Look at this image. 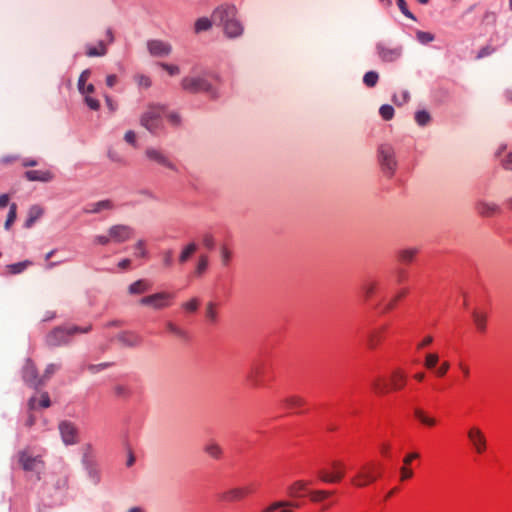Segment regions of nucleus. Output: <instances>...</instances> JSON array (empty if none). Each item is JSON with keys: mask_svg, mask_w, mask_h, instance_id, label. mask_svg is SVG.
Returning a JSON list of instances; mask_svg holds the SVG:
<instances>
[{"mask_svg": "<svg viewBox=\"0 0 512 512\" xmlns=\"http://www.w3.org/2000/svg\"><path fill=\"white\" fill-rule=\"evenodd\" d=\"M441 362V358L438 352H428L425 354L423 359V366L428 371L433 372L434 369L439 365Z\"/></svg>", "mask_w": 512, "mask_h": 512, "instance_id": "nucleus-28", "label": "nucleus"}, {"mask_svg": "<svg viewBox=\"0 0 512 512\" xmlns=\"http://www.w3.org/2000/svg\"><path fill=\"white\" fill-rule=\"evenodd\" d=\"M458 369L463 377L464 380H468L470 377H471V374H472V368L471 366L464 362V361H459L458 364Z\"/></svg>", "mask_w": 512, "mask_h": 512, "instance_id": "nucleus-45", "label": "nucleus"}, {"mask_svg": "<svg viewBox=\"0 0 512 512\" xmlns=\"http://www.w3.org/2000/svg\"><path fill=\"white\" fill-rule=\"evenodd\" d=\"M181 86L184 90L190 93L205 92L212 96H216V90L205 78L185 77L181 81Z\"/></svg>", "mask_w": 512, "mask_h": 512, "instance_id": "nucleus-8", "label": "nucleus"}, {"mask_svg": "<svg viewBox=\"0 0 512 512\" xmlns=\"http://www.w3.org/2000/svg\"><path fill=\"white\" fill-rule=\"evenodd\" d=\"M420 458V453L418 452H410L405 455L403 458V465L400 468L399 471V479L401 482H405L407 480H410L414 476V471L410 467L412 462L414 460H417Z\"/></svg>", "mask_w": 512, "mask_h": 512, "instance_id": "nucleus-16", "label": "nucleus"}, {"mask_svg": "<svg viewBox=\"0 0 512 512\" xmlns=\"http://www.w3.org/2000/svg\"><path fill=\"white\" fill-rule=\"evenodd\" d=\"M381 476V467L375 461L362 464L356 473L350 478V483L355 488H364L375 483Z\"/></svg>", "mask_w": 512, "mask_h": 512, "instance_id": "nucleus-4", "label": "nucleus"}, {"mask_svg": "<svg viewBox=\"0 0 512 512\" xmlns=\"http://www.w3.org/2000/svg\"><path fill=\"white\" fill-rule=\"evenodd\" d=\"M414 416L425 427L433 428L438 425V420L421 408L414 410Z\"/></svg>", "mask_w": 512, "mask_h": 512, "instance_id": "nucleus-24", "label": "nucleus"}, {"mask_svg": "<svg viewBox=\"0 0 512 512\" xmlns=\"http://www.w3.org/2000/svg\"><path fill=\"white\" fill-rule=\"evenodd\" d=\"M195 251H196V245L194 243L188 244L181 252L179 261L181 263L186 262Z\"/></svg>", "mask_w": 512, "mask_h": 512, "instance_id": "nucleus-43", "label": "nucleus"}, {"mask_svg": "<svg viewBox=\"0 0 512 512\" xmlns=\"http://www.w3.org/2000/svg\"><path fill=\"white\" fill-rule=\"evenodd\" d=\"M146 156L148 159L155 161L160 165L175 170L174 164L160 150L153 148L147 149Z\"/></svg>", "mask_w": 512, "mask_h": 512, "instance_id": "nucleus-21", "label": "nucleus"}, {"mask_svg": "<svg viewBox=\"0 0 512 512\" xmlns=\"http://www.w3.org/2000/svg\"><path fill=\"white\" fill-rule=\"evenodd\" d=\"M108 209L112 208V203L109 200L106 201H100L97 204H95L94 208L91 210V212H99L102 209Z\"/></svg>", "mask_w": 512, "mask_h": 512, "instance_id": "nucleus-62", "label": "nucleus"}, {"mask_svg": "<svg viewBox=\"0 0 512 512\" xmlns=\"http://www.w3.org/2000/svg\"><path fill=\"white\" fill-rule=\"evenodd\" d=\"M378 53H379L380 58L383 61H387V62L394 61L399 56L398 50L389 49V48H385L382 46L378 47Z\"/></svg>", "mask_w": 512, "mask_h": 512, "instance_id": "nucleus-32", "label": "nucleus"}, {"mask_svg": "<svg viewBox=\"0 0 512 512\" xmlns=\"http://www.w3.org/2000/svg\"><path fill=\"white\" fill-rule=\"evenodd\" d=\"M371 389L376 395H386L390 393L389 379L377 376L372 380Z\"/></svg>", "mask_w": 512, "mask_h": 512, "instance_id": "nucleus-23", "label": "nucleus"}, {"mask_svg": "<svg viewBox=\"0 0 512 512\" xmlns=\"http://www.w3.org/2000/svg\"><path fill=\"white\" fill-rule=\"evenodd\" d=\"M472 319L476 330L484 333L487 329V313L481 309H475L472 313Z\"/></svg>", "mask_w": 512, "mask_h": 512, "instance_id": "nucleus-25", "label": "nucleus"}, {"mask_svg": "<svg viewBox=\"0 0 512 512\" xmlns=\"http://www.w3.org/2000/svg\"><path fill=\"white\" fill-rule=\"evenodd\" d=\"M434 341L433 336L426 335L424 336L416 345L417 350H422L428 346H430Z\"/></svg>", "mask_w": 512, "mask_h": 512, "instance_id": "nucleus-54", "label": "nucleus"}, {"mask_svg": "<svg viewBox=\"0 0 512 512\" xmlns=\"http://www.w3.org/2000/svg\"><path fill=\"white\" fill-rule=\"evenodd\" d=\"M497 16L495 12L492 11H486L483 16V22L492 23L494 24L496 22Z\"/></svg>", "mask_w": 512, "mask_h": 512, "instance_id": "nucleus-63", "label": "nucleus"}, {"mask_svg": "<svg viewBox=\"0 0 512 512\" xmlns=\"http://www.w3.org/2000/svg\"><path fill=\"white\" fill-rule=\"evenodd\" d=\"M258 489L259 485L256 482L245 483L220 492L217 500L226 504L242 502L257 493Z\"/></svg>", "mask_w": 512, "mask_h": 512, "instance_id": "nucleus-5", "label": "nucleus"}, {"mask_svg": "<svg viewBox=\"0 0 512 512\" xmlns=\"http://www.w3.org/2000/svg\"><path fill=\"white\" fill-rule=\"evenodd\" d=\"M417 40L422 44H428L434 40V35L430 32L418 31L416 33Z\"/></svg>", "mask_w": 512, "mask_h": 512, "instance_id": "nucleus-47", "label": "nucleus"}, {"mask_svg": "<svg viewBox=\"0 0 512 512\" xmlns=\"http://www.w3.org/2000/svg\"><path fill=\"white\" fill-rule=\"evenodd\" d=\"M235 16V6L225 5L214 10L212 19L215 22L219 21L223 25L224 32L228 37H237L242 34L243 27Z\"/></svg>", "mask_w": 512, "mask_h": 512, "instance_id": "nucleus-2", "label": "nucleus"}, {"mask_svg": "<svg viewBox=\"0 0 512 512\" xmlns=\"http://www.w3.org/2000/svg\"><path fill=\"white\" fill-rule=\"evenodd\" d=\"M415 120L419 125L424 126L430 121V115L426 111H418L415 114Z\"/></svg>", "mask_w": 512, "mask_h": 512, "instance_id": "nucleus-48", "label": "nucleus"}, {"mask_svg": "<svg viewBox=\"0 0 512 512\" xmlns=\"http://www.w3.org/2000/svg\"><path fill=\"white\" fill-rule=\"evenodd\" d=\"M25 177L29 181L48 182L53 178V174L49 170H29L25 172Z\"/></svg>", "mask_w": 512, "mask_h": 512, "instance_id": "nucleus-26", "label": "nucleus"}, {"mask_svg": "<svg viewBox=\"0 0 512 512\" xmlns=\"http://www.w3.org/2000/svg\"><path fill=\"white\" fill-rule=\"evenodd\" d=\"M212 25L210 19L203 17L199 18L195 23V31L197 33L208 30Z\"/></svg>", "mask_w": 512, "mask_h": 512, "instance_id": "nucleus-44", "label": "nucleus"}, {"mask_svg": "<svg viewBox=\"0 0 512 512\" xmlns=\"http://www.w3.org/2000/svg\"><path fill=\"white\" fill-rule=\"evenodd\" d=\"M19 462L24 470L32 471L37 464L42 463V460L39 456L33 457L27 451H21L19 453Z\"/></svg>", "mask_w": 512, "mask_h": 512, "instance_id": "nucleus-22", "label": "nucleus"}, {"mask_svg": "<svg viewBox=\"0 0 512 512\" xmlns=\"http://www.w3.org/2000/svg\"><path fill=\"white\" fill-rule=\"evenodd\" d=\"M208 267V257L207 256H200L197 267H196V273L198 275L203 274Z\"/></svg>", "mask_w": 512, "mask_h": 512, "instance_id": "nucleus-51", "label": "nucleus"}, {"mask_svg": "<svg viewBox=\"0 0 512 512\" xmlns=\"http://www.w3.org/2000/svg\"><path fill=\"white\" fill-rule=\"evenodd\" d=\"M221 258L224 265H228L232 258V253L226 245L221 248Z\"/></svg>", "mask_w": 512, "mask_h": 512, "instance_id": "nucleus-57", "label": "nucleus"}, {"mask_svg": "<svg viewBox=\"0 0 512 512\" xmlns=\"http://www.w3.org/2000/svg\"><path fill=\"white\" fill-rule=\"evenodd\" d=\"M16 217H17V205L15 203H12L9 208L7 220L5 222V228L7 230L10 229L12 224L15 222Z\"/></svg>", "mask_w": 512, "mask_h": 512, "instance_id": "nucleus-42", "label": "nucleus"}, {"mask_svg": "<svg viewBox=\"0 0 512 512\" xmlns=\"http://www.w3.org/2000/svg\"><path fill=\"white\" fill-rule=\"evenodd\" d=\"M135 256L145 258L147 256V251L145 247V243L143 241H139L135 246Z\"/></svg>", "mask_w": 512, "mask_h": 512, "instance_id": "nucleus-56", "label": "nucleus"}, {"mask_svg": "<svg viewBox=\"0 0 512 512\" xmlns=\"http://www.w3.org/2000/svg\"><path fill=\"white\" fill-rule=\"evenodd\" d=\"M86 104L92 109V110H98L100 107V103L97 99L94 97L87 95L85 97Z\"/></svg>", "mask_w": 512, "mask_h": 512, "instance_id": "nucleus-61", "label": "nucleus"}, {"mask_svg": "<svg viewBox=\"0 0 512 512\" xmlns=\"http://www.w3.org/2000/svg\"><path fill=\"white\" fill-rule=\"evenodd\" d=\"M173 298V294L162 292L143 297L140 303L155 309H161L170 306Z\"/></svg>", "mask_w": 512, "mask_h": 512, "instance_id": "nucleus-10", "label": "nucleus"}, {"mask_svg": "<svg viewBox=\"0 0 512 512\" xmlns=\"http://www.w3.org/2000/svg\"><path fill=\"white\" fill-rule=\"evenodd\" d=\"M377 290L378 283L375 281H368L362 287V291L366 299H370L376 293Z\"/></svg>", "mask_w": 512, "mask_h": 512, "instance_id": "nucleus-37", "label": "nucleus"}, {"mask_svg": "<svg viewBox=\"0 0 512 512\" xmlns=\"http://www.w3.org/2000/svg\"><path fill=\"white\" fill-rule=\"evenodd\" d=\"M31 263L29 261H23L14 263L7 266L8 272L10 274H19L23 272Z\"/></svg>", "mask_w": 512, "mask_h": 512, "instance_id": "nucleus-38", "label": "nucleus"}, {"mask_svg": "<svg viewBox=\"0 0 512 512\" xmlns=\"http://www.w3.org/2000/svg\"><path fill=\"white\" fill-rule=\"evenodd\" d=\"M91 329V327H86L85 329H80L79 327L73 326L70 328H56L50 333V341L53 344H60L62 342H66L68 336L73 335L75 333H86Z\"/></svg>", "mask_w": 512, "mask_h": 512, "instance_id": "nucleus-12", "label": "nucleus"}, {"mask_svg": "<svg viewBox=\"0 0 512 512\" xmlns=\"http://www.w3.org/2000/svg\"><path fill=\"white\" fill-rule=\"evenodd\" d=\"M148 49L150 54L156 57L166 56L171 52V46L160 40L149 41Z\"/></svg>", "mask_w": 512, "mask_h": 512, "instance_id": "nucleus-20", "label": "nucleus"}, {"mask_svg": "<svg viewBox=\"0 0 512 512\" xmlns=\"http://www.w3.org/2000/svg\"><path fill=\"white\" fill-rule=\"evenodd\" d=\"M497 210L498 208L494 204L479 203L477 205V211L483 216H491L496 213Z\"/></svg>", "mask_w": 512, "mask_h": 512, "instance_id": "nucleus-34", "label": "nucleus"}, {"mask_svg": "<svg viewBox=\"0 0 512 512\" xmlns=\"http://www.w3.org/2000/svg\"><path fill=\"white\" fill-rule=\"evenodd\" d=\"M502 167L506 170H512V153H509L505 159L502 160Z\"/></svg>", "mask_w": 512, "mask_h": 512, "instance_id": "nucleus-64", "label": "nucleus"}, {"mask_svg": "<svg viewBox=\"0 0 512 512\" xmlns=\"http://www.w3.org/2000/svg\"><path fill=\"white\" fill-rule=\"evenodd\" d=\"M205 452L212 458L218 459L222 455V450L216 443H209L205 446Z\"/></svg>", "mask_w": 512, "mask_h": 512, "instance_id": "nucleus-39", "label": "nucleus"}, {"mask_svg": "<svg viewBox=\"0 0 512 512\" xmlns=\"http://www.w3.org/2000/svg\"><path fill=\"white\" fill-rule=\"evenodd\" d=\"M132 234V229L124 225H116L109 230L111 240L118 243L129 240L132 237Z\"/></svg>", "mask_w": 512, "mask_h": 512, "instance_id": "nucleus-17", "label": "nucleus"}, {"mask_svg": "<svg viewBox=\"0 0 512 512\" xmlns=\"http://www.w3.org/2000/svg\"><path fill=\"white\" fill-rule=\"evenodd\" d=\"M387 329H388V326L383 325V326L375 329L370 334L369 339H368V346L371 349L376 348L381 343V341L384 338V335H385Z\"/></svg>", "mask_w": 512, "mask_h": 512, "instance_id": "nucleus-27", "label": "nucleus"}, {"mask_svg": "<svg viewBox=\"0 0 512 512\" xmlns=\"http://www.w3.org/2000/svg\"><path fill=\"white\" fill-rule=\"evenodd\" d=\"M106 40L99 41L96 45H88L86 48V55L88 57L104 56L107 53V45L114 41L113 32L111 29L106 31Z\"/></svg>", "mask_w": 512, "mask_h": 512, "instance_id": "nucleus-15", "label": "nucleus"}, {"mask_svg": "<svg viewBox=\"0 0 512 512\" xmlns=\"http://www.w3.org/2000/svg\"><path fill=\"white\" fill-rule=\"evenodd\" d=\"M206 317L209 321L215 322L217 320V310L213 303H209L206 308Z\"/></svg>", "mask_w": 512, "mask_h": 512, "instance_id": "nucleus-52", "label": "nucleus"}, {"mask_svg": "<svg viewBox=\"0 0 512 512\" xmlns=\"http://www.w3.org/2000/svg\"><path fill=\"white\" fill-rule=\"evenodd\" d=\"M135 82L140 88H149L152 84L150 77L143 75V74H137L135 77Z\"/></svg>", "mask_w": 512, "mask_h": 512, "instance_id": "nucleus-46", "label": "nucleus"}, {"mask_svg": "<svg viewBox=\"0 0 512 512\" xmlns=\"http://www.w3.org/2000/svg\"><path fill=\"white\" fill-rule=\"evenodd\" d=\"M417 254V250L414 248L404 249L399 253V260L402 263L408 264L413 261Z\"/></svg>", "mask_w": 512, "mask_h": 512, "instance_id": "nucleus-36", "label": "nucleus"}, {"mask_svg": "<svg viewBox=\"0 0 512 512\" xmlns=\"http://www.w3.org/2000/svg\"><path fill=\"white\" fill-rule=\"evenodd\" d=\"M292 505L291 501L278 500L271 502L264 507L260 512H276L277 509Z\"/></svg>", "mask_w": 512, "mask_h": 512, "instance_id": "nucleus-35", "label": "nucleus"}, {"mask_svg": "<svg viewBox=\"0 0 512 512\" xmlns=\"http://www.w3.org/2000/svg\"><path fill=\"white\" fill-rule=\"evenodd\" d=\"M408 98H409L408 93L405 91H401L399 94H395L393 96L392 100L397 105H401V104L407 102Z\"/></svg>", "mask_w": 512, "mask_h": 512, "instance_id": "nucleus-59", "label": "nucleus"}, {"mask_svg": "<svg viewBox=\"0 0 512 512\" xmlns=\"http://www.w3.org/2000/svg\"><path fill=\"white\" fill-rule=\"evenodd\" d=\"M62 439L65 444H75L77 442V430L75 426L69 422H62L59 426Z\"/></svg>", "mask_w": 512, "mask_h": 512, "instance_id": "nucleus-18", "label": "nucleus"}, {"mask_svg": "<svg viewBox=\"0 0 512 512\" xmlns=\"http://www.w3.org/2000/svg\"><path fill=\"white\" fill-rule=\"evenodd\" d=\"M408 383V374L402 367L391 370L389 375L390 392H398L405 389Z\"/></svg>", "mask_w": 512, "mask_h": 512, "instance_id": "nucleus-11", "label": "nucleus"}, {"mask_svg": "<svg viewBox=\"0 0 512 512\" xmlns=\"http://www.w3.org/2000/svg\"><path fill=\"white\" fill-rule=\"evenodd\" d=\"M379 76L375 71H369L365 73L363 82L367 87H374L378 82Z\"/></svg>", "mask_w": 512, "mask_h": 512, "instance_id": "nucleus-40", "label": "nucleus"}, {"mask_svg": "<svg viewBox=\"0 0 512 512\" xmlns=\"http://www.w3.org/2000/svg\"><path fill=\"white\" fill-rule=\"evenodd\" d=\"M273 379L272 364L269 361L260 360L251 365L245 381L251 388H263L268 386Z\"/></svg>", "mask_w": 512, "mask_h": 512, "instance_id": "nucleus-1", "label": "nucleus"}, {"mask_svg": "<svg viewBox=\"0 0 512 512\" xmlns=\"http://www.w3.org/2000/svg\"><path fill=\"white\" fill-rule=\"evenodd\" d=\"M43 215V209L38 206L34 205L29 209L28 217L25 221V227L30 228L33 226L35 221H37L41 216Z\"/></svg>", "mask_w": 512, "mask_h": 512, "instance_id": "nucleus-30", "label": "nucleus"}, {"mask_svg": "<svg viewBox=\"0 0 512 512\" xmlns=\"http://www.w3.org/2000/svg\"><path fill=\"white\" fill-rule=\"evenodd\" d=\"M283 406L296 414H301L307 411L306 399L298 394H292L287 396L283 400Z\"/></svg>", "mask_w": 512, "mask_h": 512, "instance_id": "nucleus-14", "label": "nucleus"}, {"mask_svg": "<svg viewBox=\"0 0 512 512\" xmlns=\"http://www.w3.org/2000/svg\"><path fill=\"white\" fill-rule=\"evenodd\" d=\"M379 452L383 457L388 458L391 453V444L389 442H382L379 446Z\"/></svg>", "mask_w": 512, "mask_h": 512, "instance_id": "nucleus-60", "label": "nucleus"}, {"mask_svg": "<svg viewBox=\"0 0 512 512\" xmlns=\"http://www.w3.org/2000/svg\"><path fill=\"white\" fill-rule=\"evenodd\" d=\"M467 440L477 455H483L488 450V439L485 432L478 426L472 425L467 429Z\"/></svg>", "mask_w": 512, "mask_h": 512, "instance_id": "nucleus-7", "label": "nucleus"}, {"mask_svg": "<svg viewBox=\"0 0 512 512\" xmlns=\"http://www.w3.org/2000/svg\"><path fill=\"white\" fill-rule=\"evenodd\" d=\"M199 306V301L197 298H193L189 301H187L186 303L183 304V308L187 311V312H194L197 310Z\"/></svg>", "mask_w": 512, "mask_h": 512, "instance_id": "nucleus-55", "label": "nucleus"}, {"mask_svg": "<svg viewBox=\"0 0 512 512\" xmlns=\"http://www.w3.org/2000/svg\"><path fill=\"white\" fill-rule=\"evenodd\" d=\"M397 4L401 12L410 19H415L414 15L409 11L405 0H397Z\"/></svg>", "mask_w": 512, "mask_h": 512, "instance_id": "nucleus-58", "label": "nucleus"}, {"mask_svg": "<svg viewBox=\"0 0 512 512\" xmlns=\"http://www.w3.org/2000/svg\"><path fill=\"white\" fill-rule=\"evenodd\" d=\"M333 494L334 492L330 490H310L308 497L312 503H321L331 497Z\"/></svg>", "mask_w": 512, "mask_h": 512, "instance_id": "nucleus-29", "label": "nucleus"}, {"mask_svg": "<svg viewBox=\"0 0 512 512\" xmlns=\"http://www.w3.org/2000/svg\"><path fill=\"white\" fill-rule=\"evenodd\" d=\"M164 116L173 125H178L180 123V118L177 114L170 113L166 115V108L164 106L151 105L143 114L141 124L152 133H156L162 127Z\"/></svg>", "mask_w": 512, "mask_h": 512, "instance_id": "nucleus-3", "label": "nucleus"}, {"mask_svg": "<svg viewBox=\"0 0 512 512\" xmlns=\"http://www.w3.org/2000/svg\"><path fill=\"white\" fill-rule=\"evenodd\" d=\"M451 369V363L448 360H442L432 372L436 378H444Z\"/></svg>", "mask_w": 512, "mask_h": 512, "instance_id": "nucleus-33", "label": "nucleus"}, {"mask_svg": "<svg viewBox=\"0 0 512 512\" xmlns=\"http://www.w3.org/2000/svg\"><path fill=\"white\" fill-rule=\"evenodd\" d=\"M379 114L383 120L389 121L394 117V108L391 105H382L379 109Z\"/></svg>", "mask_w": 512, "mask_h": 512, "instance_id": "nucleus-41", "label": "nucleus"}, {"mask_svg": "<svg viewBox=\"0 0 512 512\" xmlns=\"http://www.w3.org/2000/svg\"><path fill=\"white\" fill-rule=\"evenodd\" d=\"M378 153L383 172L391 176L396 168L393 149L389 145H382L379 147Z\"/></svg>", "mask_w": 512, "mask_h": 512, "instance_id": "nucleus-9", "label": "nucleus"}, {"mask_svg": "<svg viewBox=\"0 0 512 512\" xmlns=\"http://www.w3.org/2000/svg\"><path fill=\"white\" fill-rule=\"evenodd\" d=\"M313 482L311 480L298 479L293 481L286 489V494L290 498H301L304 496H308L309 486Z\"/></svg>", "mask_w": 512, "mask_h": 512, "instance_id": "nucleus-13", "label": "nucleus"}, {"mask_svg": "<svg viewBox=\"0 0 512 512\" xmlns=\"http://www.w3.org/2000/svg\"><path fill=\"white\" fill-rule=\"evenodd\" d=\"M151 288V284L146 280H138L129 286L131 294H142Z\"/></svg>", "mask_w": 512, "mask_h": 512, "instance_id": "nucleus-31", "label": "nucleus"}, {"mask_svg": "<svg viewBox=\"0 0 512 512\" xmlns=\"http://www.w3.org/2000/svg\"><path fill=\"white\" fill-rule=\"evenodd\" d=\"M90 75H91V71L88 69L84 70L81 73V75L79 77V81H78L79 91H84V87L87 85V81L89 80Z\"/></svg>", "mask_w": 512, "mask_h": 512, "instance_id": "nucleus-50", "label": "nucleus"}, {"mask_svg": "<svg viewBox=\"0 0 512 512\" xmlns=\"http://www.w3.org/2000/svg\"><path fill=\"white\" fill-rule=\"evenodd\" d=\"M160 67L164 69L169 75H177L180 73V69L177 65L167 64V63H159Z\"/></svg>", "mask_w": 512, "mask_h": 512, "instance_id": "nucleus-53", "label": "nucleus"}, {"mask_svg": "<svg viewBox=\"0 0 512 512\" xmlns=\"http://www.w3.org/2000/svg\"><path fill=\"white\" fill-rule=\"evenodd\" d=\"M409 293L407 288L400 289L391 299H389L386 303H382L379 305V310L381 313H388L392 311L398 304L399 301L404 299Z\"/></svg>", "mask_w": 512, "mask_h": 512, "instance_id": "nucleus-19", "label": "nucleus"}, {"mask_svg": "<svg viewBox=\"0 0 512 512\" xmlns=\"http://www.w3.org/2000/svg\"><path fill=\"white\" fill-rule=\"evenodd\" d=\"M347 472V465L342 459H333L327 467L321 468L317 472L319 480L326 484L340 483Z\"/></svg>", "mask_w": 512, "mask_h": 512, "instance_id": "nucleus-6", "label": "nucleus"}, {"mask_svg": "<svg viewBox=\"0 0 512 512\" xmlns=\"http://www.w3.org/2000/svg\"><path fill=\"white\" fill-rule=\"evenodd\" d=\"M121 340L128 345H136L139 343L140 338L134 333H125L122 335Z\"/></svg>", "mask_w": 512, "mask_h": 512, "instance_id": "nucleus-49", "label": "nucleus"}]
</instances>
